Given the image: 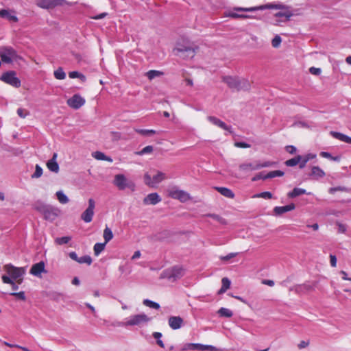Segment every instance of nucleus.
<instances>
[{"mask_svg":"<svg viewBox=\"0 0 351 351\" xmlns=\"http://www.w3.org/2000/svg\"><path fill=\"white\" fill-rule=\"evenodd\" d=\"M266 9H276V10H289V7L282 3H267L265 5L252 7V8H234V10L243 11V12H253L256 10H263Z\"/></svg>","mask_w":351,"mask_h":351,"instance_id":"39448f33","label":"nucleus"},{"mask_svg":"<svg viewBox=\"0 0 351 351\" xmlns=\"http://www.w3.org/2000/svg\"><path fill=\"white\" fill-rule=\"evenodd\" d=\"M197 350L200 351H205V350H209V351H221V350H219L216 347L210 345H203L201 343H187L185 345L184 350Z\"/></svg>","mask_w":351,"mask_h":351,"instance_id":"ddd939ff","label":"nucleus"},{"mask_svg":"<svg viewBox=\"0 0 351 351\" xmlns=\"http://www.w3.org/2000/svg\"><path fill=\"white\" fill-rule=\"evenodd\" d=\"M301 159V156L298 155L293 158L286 160L285 163L287 167H294L298 164L300 165Z\"/></svg>","mask_w":351,"mask_h":351,"instance_id":"7c9ffc66","label":"nucleus"},{"mask_svg":"<svg viewBox=\"0 0 351 351\" xmlns=\"http://www.w3.org/2000/svg\"><path fill=\"white\" fill-rule=\"evenodd\" d=\"M2 281L5 284H9L12 286V288L13 290L16 291L19 289L18 285L16 284V282L11 279L9 276L3 275L1 277Z\"/></svg>","mask_w":351,"mask_h":351,"instance_id":"c85d7f7f","label":"nucleus"},{"mask_svg":"<svg viewBox=\"0 0 351 351\" xmlns=\"http://www.w3.org/2000/svg\"><path fill=\"white\" fill-rule=\"evenodd\" d=\"M305 193H306V190L300 188H294L292 191L288 193V196L293 198Z\"/></svg>","mask_w":351,"mask_h":351,"instance_id":"2f4dec72","label":"nucleus"},{"mask_svg":"<svg viewBox=\"0 0 351 351\" xmlns=\"http://www.w3.org/2000/svg\"><path fill=\"white\" fill-rule=\"evenodd\" d=\"M295 207V204L293 203L285 206H276L274 208V213L276 215H281L285 213L294 210Z\"/></svg>","mask_w":351,"mask_h":351,"instance_id":"412c9836","label":"nucleus"},{"mask_svg":"<svg viewBox=\"0 0 351 351\" xmlns=\"http://www.w3.org/2000/svg\"><path fill=\"white\" fill-rule=\"evenodd\" d=\"M237 255V253H230L226 256H221L220 259L223 261H228V260L235 257Z\"/></svg>","mask_w":351,"mask_h":351,"instance_id":"052dcab7","label":"nucleus"},{"mask_svg":"<svg viewBox=\"0 0 351 351\" xmlns=\"http://www.w3.org/2000/svg\"><path fill=\"white\" fill-rule=\"evenodd\" d=\"M208 119L213 124H214L225 130L228 131L230 133H232L231 128L230 126H228L223 121H222L219 119H218L215 117H213V116H210L208 117Z\"/></svg>","mask_w":351,"mask_h":351,"instance_id":"6ab92c4d","label":"nucleus"},{"mask_svg":"<svg viewBox=\"0 0 351 351\" xmlns=\"http://www.w3.org/2000/svg\"><path fill=\"white\" fill-rule=\"evenodd\" d=\"M17 114L21 118H25L27 115L29 114V112L26 109L19 108L17 110Z\"/></svg>","mask_w":351,"mask_h":351,"instance_id":"13d9d810","label":"nucleus"},{"mask_svg":"<svg viewBox=\"0 0 351 351\" xmlns=\"http://www.w3.org/2000/svg\"><path fill=\"white\" fill-rule=\"evenodd\" d=\"M168 272V278L169 279H173V280H176L177 279L180 278L184 274V269L180 267H174L172 269H171Z\"/></svg>","mask_w":351,"mask_h":351,"instance_id":"dca6fc26","label":"nucleus"},{"mask_svg":"<svg viewBox=\"0 0 351 351\" xmlns=\"http://www.w3.org/2000/svg\"><path fill=\"white\" fill-rule=\"evenodd\" d=\"M69 76L70 78H80L82 82H84L86 80V77L82 74L80 73L77 71H71L69 73Z\"/></svg>","mask_w":351,"mask_h":351,"instance_id":"c03bdc74","label":"nucleus"},{"mask_svg":"<svg viewBox=\"0 0 351 351\" xmlns=\"http://www.w3.org/2000/svg\"><path fill=\"white\" fill-rule=\"evenodd\" d=\"M169 195L173 198L179 199L180 201L184 202L190 199V195L188 193L179 190L176 188H173L169 191Z\"/></svg>","mask_w":351,"mask_h":351,"instance_id":"f8f14e48","label":"nucleus"},{"mask_svg":"<svg viewBox=\"0 0 351 351\" xmlns=\"http://www.w3.org/2000/svg\"><path fill=\"white\" fill-rule=\"evenodd\" d=\"M0 16L1 18L7 19L8 21L12 22H17L18 18L14 14V12L12 10H0Z\"/></svg>","mask_w":351,"mask_h":351,"instance_id":"aec40b11","label":"nucleus"},{"mask_svg":"<svg viewBox=\"0 0 351 351\" xmlns=\"http://www.w3.org/2000/svg\"><path fill=\"white\" fill-rule=\"evenodd\" d=\"M337 191H341V192L348 191V189L344 186H337V187L330 188L328 190V192L331 194H334Z\"/></svg>","mask_w":351,"mask_h":351,"instance_id":"864d4df0","label":"nucleus"},{"mask_svg":"<svg viewBox=\"0 0 351 351\" xmlns=\"http://www.w3.org/2000/svg\"><path fill=\"white\" fill-rule=\"evenodd\" d=\"M207 216L213 218V219H215V220H216L217 221H219L220 223H222V224H226V220L223 218H222L221 217H220L219 215H216V214H208Z\"/></svg>","mask_w":351,"mask_h":351,"instance_id":"603ef678","label":"nucleus"},{"mask_svg":"<svg viewBox=\"0 0 351 351\" xmlns=\"http://www.w3.org/2000/svg\"><path fill=\"white\" fill-rule=\"evenodd\" d=\"M256 163H257V166L258 167V169L263 168V167H271L276 164L274 162H270V161H267V162H264L262 163L256 161Z\"/></svg>","mask_w":351,"mask_h":351,"instance_id":"5fc2aeb1","label":"nucleus"},{"mask_svg":"<svg viewBox=\"0 0 351 351\" xmlns=\"http://www.w3.org/2000/svg\"><path fill=\"white\" fill-rule=\"evenodd\" d=\"M78 263L80 264L86 263L90 265L92 263V258L90 256L86 255L79 258Z\"/></svg>","mask_w":351,"mask_h":351,"instance_id":"de8ad7c7","label":"nucleus"},{"mask_svg":"<svg viewBox=\"0 0 351 351\" xmlns=\"http://www.w3.org/2000/svg\"><path fill=\"white\" fill-rule=\"evenodd\" d=\"M113 183L119 190H124L126 188L130 189L132 191L135 190L134 183L131 180H128L123 174L116 175Z\"/></svg>","mask_w":351,"mask_h":351,"instance_id":"0eeeda50","label":"nucleus"},{"mask_svg":"<svg viewBox=\"0 0 351 351\" xmlns=\"http://www.w3.org/2000/svg\"><path fill=\"white\" fill-rule=\"evenodd\" d=\"M106 243H97L94 245V253L95 256H98L105 248Z\"/></svg>","mask_w":351,"mask_h":351,"instance_id":"58836bf2","label":"nucleus"},{"mask_svg":"<svg viewBox=\"0 0 351 351\" xmlns=\"http://www.w3.org/2000/svg\"><path fill=\"white\" fill-rule=\"evenodd\" d=\"M217 313L221 317H231L233 315V313L231 310L223 307L221 308Z\"/></svg>","mask_w":351,"mask_h":351,"instance_id":"e433bc0d","label":"nucleus"},{"mask_svg":"<svg viewBox=\"0 0 351 351\" xmlns=\"http://www.w3.org/2000/svg\"><path fill=\"white\" fill-rule=\"evenodd\" d=\"M11 295L17 297L19 299H20L21 300H25V295L24 291H21V292H18V293H11Z\"/></svg>","mask_w":351,"mask_h":351,"instance_id":"e2e57ef3","label":"nucleus"},{"mask_svg":"<svg viewBox=\"0 0 351 351\" xmlns=\"http://www.w3.org/2000/svg\"><path fill=\"white\" fill-rule=\"evenodd\" d=\"M175 54L183 58H191L195 56V48L190 45L178 44L173 49Z\"/></svg>","mask_w":351,"mask_h":351,"instance_id":"423d86ee","label":"nucleus"},{"mask_svg":"<svg viewBox=\"0 0 351 351\" xmlns=\"http://www.w3.org/2000/svg\"><path fill=\"white\" fill-rule=\"evenodd\" d=\"M40 212L43 215L46 220L53 221L60 214V210L57 208L45 205L38 208Z\"/></svg>","mask_w":351,"mask_h":351,"instance_id":"1a4fd4ad","label":"nucleus"},{"mask_svg":"<svg viewBox=\"0 0 351 351\" xmlns=\"http://www.w3.org/2000/svg\"><path fill=\"white\" fill-rule=\"evenodd\" d=\"M150 319L147 317V315L144 313L137 314L134 315H132L129 317L125 322H119L118 324L119 326H141L143 324H147Z\"/></svg>","mask_w":351,"mask_h":351,"instance_id":"20e7f679","label":"nucleus"},{"mask_svg":"<svg viewBox=\"0 0 351 351\" xmlns=\"http://www.w3.org/2000/svg\"><path fill=\"white\" fill-rule=\"evenodd\" d=\"M163 74L162 72L156 70H150L145 73V75L149 80L154 79L156 77H159Z\"/></svg>","mask_w":351,"mask_h":351,"instance_id":"c9c22d12","label":"nucleus"},{"mask_svg":"<svg viewBox=\"0 0 351 351\" xmlns=\"http://www.w3.org/2000/svg\"><path fill=\"white\" fill-rule=\"evenodd\" d=\"M310 176L313 177L315 180H317L319 178L324 177L325 172L318 166H313L311 168V173L310 174Z\"/></svg>","mask_w":351,"mask_h":351,"instance_id":"b1692460","label":"nucleus"},{"mask_svg":"<svg viewBox=\"0 0 351 351\" xmlns=\"http://www.w3.org/2000/svg\"><path fill=\"white\" fill-rule=\"evenodd\" d=\"M330 263L332 267H335L337 266V258L335 255H330Z\"/></svg>","mask_w":351,"mask_h":351,"instance_id":"338daca9","label":"nucleus"},{"mask_svg":"<svg viewBox=\"0 0 351 351\" xmlns=\"http://www.w3.org/2000/svg\"><path fill=\"white\" fill-rule=\"evenodd\" d=\"M309 72L312 75H319L321 73V69L319 68H315L313 66L309 69Z\"/></svg>","mask_w":351,"mask_h":351,"instance_id":"0e129e2a","label":"nucleus"},{"mask_svg":"<svg viewBox=\"0 0 351 351\" xmlns=\"http://www.w3.org/2000/svg\"><path fill=\"white\" fill-rule=\"evenodd\" d=\"M221 282H222V287L226 288V289H228L230 287V280L225 277V278H223L222 280H221Z\"/></svg>","mask_w":351,"mask_h":351,"instance_id":"bf43d9fd","label":"nucleus"},{"mask_svg":"<svg viewBox=\"0 0 351 351\" xmlns=\"http://www.w3.org/2000/svg\"><path fill=\"white\" fill-rule=\"evenodd\" d=\"M57 154L54 153L51 159L47 161V167L52 172L58 173L59 171V165L56 162Z\"/></svg>","mask_w":351,"mask_h":351,"instance_id":"4be33fe9","label":"nucleus"},{"mask_svg":"<svg viewBox=\"0 0 351 351\" xmlns=\"http://www.w3.org/2000/svg\"><path fill=\"white\" fill-rule=\"evenodd\" d=\"M95 207V202L93 199H88V206L81 215V219L86 223H89L92 221L94 215V209Z\"/></svg>","mask_w":351,"mask_h":351,"instance_id":"9d476101","label":"nucleus"},{"mask_svg":"<svg viewBox=\"0 0 351 351\" xmlns=\"http://www.w3.org/2000/svg\"><path fill=\"white\" fill-rule=\"evenodd\" d=\"M54 77L58 80H64L66 77V73L63 69L60 67L54 71Z\"/></svg>","mask_w":351,"mask_h":351,"instance_id":"ea45409f","label":"nucleus"},{"mask_svg":"<svg viewBox=\"0 0 351 351\" xmlns=\"http://www.w3.org/2000/svg\"><path fill=\"white\" fill-rule=\"evenodd\" d=\"M168 322L172 329L177 330L182 327L183 319L180 316H171L169 318Z\"/></svg>","mask_w":351,"mask_h":351,"instance_id":"f3484780","label":"nucleus"},{"mask_svg":"<svg viewBox=\"0 0 351 351\" xmlns=\"http://www.w3.org/2000/svg\"><path fill=\"white\" fill-rule=\"evenodd\" d=\"M136 132L141 135H143V136L155 134L156 133V132L154 130L138 129V130H136Z\"/></svg>","mask_w":351,"mask_h":351,"instance_id":"a18cd8bd","label":"nucleus"},{"mask_svg":"<svg viewBox=\"0 0 351 351\" xmlns=\"http://www.w3.org/2000/svg\"><path fill=\"white\" fill-rule=\"evenodd\" d=\"M4 345L10 347V348H19L21 350H22L23 351H30L26 347H23V346H21L19 345H17V344H11L8 342H6L5 341L4 343Z\"/></svg>","mask_w":351,"mask_h":351,"instance_id":"4d7b16f0","label":"nucleus"},{"mask_svg":"<svg viewBox=\"0 0 351 351\" xmlns=\"http://www.w3.org/2000/svg\"><path fill=\"white\" fill-rule=\"evenodd\" d=\"M153 150H154L153 146L147 145V146L145 147L141 151L136 152L135 154L137 155L141 156V155H144V154H150L153 152Z\"/></svg>","mask_w":351,"mask_h":351,"instance_id":"37998d69","label":"nucleus"},{"mask_svg":"<svg viewBox=\"0 0 351 351\" xmlns=\"http://www.w3.org/2000/svg\"><path fill=\"white\" fill-rule=\"evenodd\" d=\"M272 197L273 196H272L271 193L265 191V192H262L258 194H256L254 195L253 197H261V198H264V199H271Z\"/></svg>","mask_w":351,"mask_h":351,"instance_id":"8fccbe9b","label":"nucleus"},{"mask_svg":"<svg viewBox=\"0 0 351 351\" xmlns=\"http://www.w3.org/2000/svg\"><path fill=\"white\" fill-rule=\"evenodd\" d=\"M166 178L165 174L161 171H158L157 173L152 177L153 186L160 183Z\"/></svg>","mask_w":351,"mask_h":351,"instance_id":"c756f323","label":"nucleus"},{"mask_svg":"<svg viewBox=\"0 0 351 351\" xmlns=\"http://www.w3.org/2000/svg\"><path fill=\"white\" fill-rule=\"evenodd\" d=\"M143 304L154 309L160 308V305L158 303L149 300L148 299H145L143 300Z\"/></svg>","mask_w":351,"mask_h":351,"instance_id":"a19ab883","label":"nucleus"},{"mask_svg":"<svg viewBox=\"0 0 351 351\" xmlns=\"http://www.w3.org/2000/svg\"><path fill=\"white\" fill-rule=\"evenodd\" d=\"M161 201V197L156 193H153L147 195L143 199L144 204H152L155 205Z\"/></svg>","mask_w":351,"mask_h":351,"instance_id":"a211bd4d","label":"nucleus"},{"mask_svg":"<svg viewBox=\"0 0 351 351\" xmlns=\"http://www.w3.org/2000/svg\"><path fill=\"white\" fill-rule=\"evenodd\" d=\"M309 341H301L298 345V348L300 350L304 349L309 345Z\"/></svg>","mask_w":351,"mask_h":351,"instance_id":"69168bd1","label":"nucleus"},{"mask_svg":"<svg viewBox=\"0 0 351 351\" xmlns=\"http://www.w3.org/2000/svg\"><path fill=\"white\" fill-rule=\"evenodd\" d=\"M104 239L105 240V243H108L113 238V233L110 228L108 227H106L104 230L103 234Z\"/></svg>","mask_w":351,"mask_h":351,"instance_id":"72a5a7b5","label":"nucleus"},{"mask_svg":"<svg viewBox=\"0 0 351 351\" xmlns=\"http://www.w3.org/2000/svg\"><path fill=\"white\" fill-rule=\"evenodd\" d=\"M316 158V154H312V153H309V154H307L304 156H301V160H300V169H303L305 167L306 163L312 160V159H314Z\"/></svg>","mask_w":351,"mask_h":351,"instance_id":"bb28decb","label":"nucleus"},{"mask_svg":"<svg viewBox=\"0 0 351 351\" xmlns=\"http://www.w3.org/2000/svg\"><path fill=\"white\" fill-rule=\"evenodd\" d=\"M65 0H36V5L44 9H52L56 6L62 5Z\"/></svg>","mask_w":351,"mask_h":351,"instance_id":"9b49d317","label":"nucleus"},{"mask_svg":"<svg viewBox=\"0 0 351 351\" xmlns=\"http://www.w3.org/2000/svg\"><path fill=\"white\" fill-rule=\"evenodd\" d=\"M85 104V99L80 95L75 94L67 100V104L73 109H79Z\"/></svg>","mask_w":351,"mask_h":351,"instance_id":"4468645a","label":"nucleus"},{"mask_svg":"<svg viewBox=\"0 0 351 351\" xmlns=\"http://www.w3.org/2000/svg\"><path fill=\"white\" fill-rule=\"evenodd\" d=\"M239 168L240 171L245 172V173L258 169V167L257 166L256 161L254 162L242 163L239 165Z\"/></svg>","mask_w":351,"mask_h":351,"instance_id":"5701e85b","label":"nucleus"},{"mask_svg":"<svg viewBox=\"0 0 351 351\" xmlns=\"http://www.w3.org/2000/svg\"><path fill=\"white\" fill-rule=\"evenodd\" d=\"M3 269L14 281L15 280L19 285L22 283L23 276L26 273L25 267H17L12 264H7L3 266Z\"/></svg>","mask_w":351,"mask_h":351,"instance_id":"f03ea898","label":"nucleus"},{"mask_svg":"<svg viewBox=\"0 0 351 351\" xmlns=\"http://www.w3.org/2000/svg\"><path fill=\"white\" fill-rule=\"evenodd\" d=\"M293 15V14L289 10H286L284 11L278 12L275 14L276 17H282L285 16L287 19V21H289L290 18Z\"/></svg>","mask_w":351,"mask_h":351,"instance_id":"f704fd0d","label":"nucleus"},{"mask_svg":"<svg viewBox=\"0 0 351 351\" xmlns=\"http://www.w3.org/2000/svg\"><path fill=\"white\" fill-rule=\"evenodd\" d=\"M215 189L226 197L231 199L234 197V193L228 188L216 186L215 187Z\"/></svg>","mask_w":351,"mask_h":351,"instance_id":"a878e982","label":"nucleus"},{"mask_svg":"<svg viewBox=\"0 0 351 351\" xmlns=\"http://www.w3.org/2000/svg\"><path fill=\"white\" fill-rule=\"evenodd\" d=\"M153 337L157 339V344L160 347V348H164L165 347V345L162 342V341H161L160 339V338L162 337V333L159 332H154L153 333Z\"/></svg>","mask_w":351,"mask_h":351,"instance_id":"3c124183","label":"nucleus"},{"mask_svg":"<svg viewBox=\"0 0 351 351\" xmlns=\"http://www.w3.org/2000/svg\"><path fill=\"white\" fill-rule=\"evenodd\" d=\"M93 158L99 160H106L108 162H112V159L108 156H106L103 152L97 151L92 154Z\"/></svg>","mask_w":351,"mask_h":351,"instance_id":"cd10ccee","label":"nucleus"},{"mask_svg":"<svg viewBox=\"0 0 351 351\" xmlns=\"http://www.w3.org/2000/svg\"><path fill=\"white\" fill-rule=\"evenodd\" d=\"M56 196H57L58 201L61 204H65L68 203L69 201L67 196L66 195H64L63 193V192L61 191L56 192Z\"/></svg>","mask_w":351,"mask_h":351,"instance_id":"4c0bfd02","label":"nucleus"},{"mask_svg":"<svg viewBox=\"0 0 351 351\" xmlns=\"http://www.w3.org/2000/svg\"><path fill=\"white\" fill-rule=\"evenodd\" d=\"M285 149L286 151L291 154H293L296 152V147L293 145H288Z\"/></svg>","mask_w":351,"mask_h":351,"instance_id":"774afa93","label":"nucleus"},{"mask_svg":"<svg viewBox=\"0 0 351 351\" xmlns=\"http://www.w3.org/2000/svg\"><path fill=\"white\" fill-rule=\"evenodd\" d=\"M0 80L15 88L20 87L21 84V80L16 77V73L14 71L3 73L0 77Z\"/></svg>","mask_w":351,"mask_h":351,"instance_id":"6e6552de","label":"nucleus"},{"mask_svg":"<svg viewBox=\"0 0 351 351\" xmlns=\"http://www.w3.org/2000/svg\"><path fill=\"white\" fill-rule=\"evenodd\" d=\"M43 174V169L38 165H36L35 167V172L32 175V178H38Z\"/></svg>","mask_w":351,"mask_h":351,"instance_id":"09e8293b","label":"nucleus"},{"mask_svg":"<svg viewBox=\"0 0 351 351\" xmlns=\"http://www.w3.org/2000/svg\"><path fill=\"white\" fill-rule=\"evenodd\" d=\"M71 239L70 237H58L55 239V243L58 245H63L68 243Z\"/></svg>","mask_w":351,"mask_h":351,"instance_id":"79ce46f5","label":"nucleus"},{"mask_svg":"<svg viewBox=\"0 0 351 351\" xmlns=\"http://www.w3.org/2000/svg\"><path fill=\"white\" fill-rule=\"evenodd\" d=\"M0 58L2 62L5 63H12L21 58L18 55L16 51L10 46H3L0 47Z\"/></svg>","mask_w":351,"mask_h":351,"instance_id":"7ed1b4c3","label":"nucleus"},{"mask_svg":"<svg viewBox=\"0 0 351 351\" xmlns=\"http://www.w3.org/2000/svg\"><path fill=\"white\" fill-rule=\"evenodd\" d=\"M29 273L37 277H40L42 273H47L45 263L43 261H40L38 263L34 264L30 269Z\"/></svg>","mask_w":351,"mask_h":351,"instance_id":"2eb2a0df","label":"nucleus"},{"mask_svg":"<svg viewBox=\"0 0 351 351\" xmlns=\"http://www.w3.org/2000/svg\"><path fill=\"white\" fill-rule=\"evenodd\" d=\"M222 81L233 90H248L250 88V82L245 78L232 76H223Z\"/></svg>","mask_w":351,"mask_h":351,"instance_id":"f257e3e1","label":"nucleus"},{"mask_svg":"<svg viewBox=\"0 0 351 351\" xmlns=\"http://www.w3.org/2000/svg\"><path fill=\"white\" fill-rule=\"evenodd\" d=\"M330 134L335 138L343 142L351 144V137L345 135L342 133L331 131Z\"/></svg>","mask_w":351,"mask_h":351,"instance_id":"393cba45","label":"nucleus"},{"mask_svg":"<svg viewBox=\"0 0 351 351\" xmlns=\"http://www.w3.org/2000/svg\"><path fill=\"white\" fill-rule=\"evenodd\" d=\"M337 226H338V232L339 233H344L346 231V226L341 223L339 222H337Z\"/></svg>","mask_w":351,"mask_h":351,"instance_id":"680f3d73","label":"nucleus"},{"mask_svg":"<svg viewBox=\"0 0 351 351\" xmlns=\"http://www.w3.org/2000/svg\"><path fill=\"white\" fill-rule=\"evenodd\" d=\"M285 173L280 170H276L269 171L267 174L264 176V179L273 178L275 177H281L284 176Z\"/></svg>","mask_w":351,"mask_h":351,"instance_id":"473e14b6","label":"nucleus"},{"mask_svg":"<svg viewBox=\"0 0 351 351\" xmlns=\"http://www.w3.org/2000/svg\"><path fill=\"white\" fill-rule=\"evenodd\" d=\"M144 180H145V183L147 185H148L149 186H152V187H154L152 177L149 173H146L144 176Z\"/></svg>","mask_w":351,"mask_h":351,"instance_id":"6e6d98bb","label":"nucleus"},{"mask_svg":"<svg viewBox=\"0 0 351 351\" xmlns=\"http://www.w3.org/2000/svg\"><path fill=\"white\" fill-rule=\"evenodd\" d=\"M282 39L279 35H276L271 40V45L274 48H278L281 44Z\"/></svg>","mask_w":351,"mask_h":351,"instance_id":"49530a36","label":"nucleus"}]
</instances>
